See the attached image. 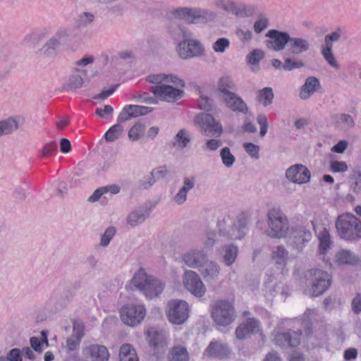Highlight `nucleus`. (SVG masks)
I'll return each mask as SVG.
<instances>
[{"label": "nucleus", "instance_id": "nucleus-1", "mask_svg": "<svg viewBox=\"0 0 361 361\" xmlns=\"http://www.w3.org/2000/svg\"><path fill=\"white\" fill-rule=\"evenodd\" d=\"M147 81L155 84L149 89L159 99L173 102L183 96V91L180 88L185 86L184 81L173 74H152L146 78Z\"/></svg>", "mask_w": 361, "mask_h": 361}, {"label": "nucleus", "instance_id": "nucleus-2", "mask_svg": "<svg viewBox=\"0 0 361 361\" xmlns=\"http://www.w3.org/2000/svg\"><path fill=\"white\" fill-rule=\"evenodd\" d=\"M130 285L145 295L147 299L159 296L165 284L156 277L149 275L143 268L136 271L130 281Z\"/></svg>", "mask_w": 361, "mask_h": 361}, {"label": "nucleus", "instance_id": "nucleus-3", "mask_svg": "<svg viewBox=\"0 0 361 361\" xmlns=\"http://www.w3.org/2000/svg\"><path fill=\"white\" fill-rule=\"evenodd\" d=\"M172 15L188 24H205L216 18V13L214 11L200 7H179L172 11Z\"/></svg>", "mask_w": 361, "mask_h": 361}, {"label": "nucleus", "instance_id": "nucleus-4", "mask_svg": "<svg viewBox=\"0 0 361 361\" xmlns=\"http://www.w3.org/2000/svg\"><path fill=\"white\" fill-rule=\"evenodd\" d=\"M305 279L310 288L305 290L306 294L311 297L322 295L331 285L329 274L319 269H312L305 273Z\"/></svg>", "mask_w": 361, "mask_h": 361}, {"label": "nucleus", "instance_id": "nucleus-5", "mask_svg": "<svg viewBox=\"0 0 361 361\" xmlns=\"http://www.w3.org/2000/svg\"><path fill=\"white\" fill-rule=\"evenodd\" d=\"M268 228L267 234L273 238L287 236L290 228L286 214L279 209L272 208L267 213Z\"/></svg>", "mask_w": 361, "mask_h": 361}, {"label": "nucleus", "instance_id": "nucleus-6", "mask_svg": "<svg viewBox=\"0 0 361 361\" xmlns=\"http://www.w3.org/2000/svg\"><path fill=\"white\" fill-rule=\"evenodd\" d=\"M219 234L227 240H240L246 233V221L243 218L235 219L224 216L217 224Z\"/></svg>", "mask_w": 361, "mask_h": 361}, {"label": "nucleus", "instance_id": "nucleus-7", "mask_svg": "<svg viewBox=\"0 0 361 361\" xmlns=\"http://www.w3.org/2000/svg\"><path fill=\"white\" fill-rule=\"evenodd\" d=\"M110 354L107 348L97 343H89L81 349V357L78 354H71L63 361H109Z\"/></svg>", "mask_w": 361, "mask_h": 361}, {"label": "nucleus", "instance_id": "nucleus-8", "mask_svg": "<svg viewBox=\"0 0 361 361\" xmlns=\"http://www.w3.org/2000/svg\"><path fill=\"white\" fill-rule=\"evenodd\" d=\"M211 317L214 322L221 326H227L235 320L233 304L228 300H217L211 306Z\"/></svg>", "mask_w": 361, "mask_h": 361}, {"label": "nucleus", "instance_id": "nucleus-9", "mask_svg": "<svg viewBox=\"0 0 361 361\" xmlns=\"http://www.w3.org/2000/svg\"><path fill=\"white\" fill-rule=\"evenodd\" d=\"M340 237L347 240L360 239L361 221L351 214L340 215Z\"/></svg>", "mask_w": 361, "mask_h": 361}, {"label": "nucleus", "instance_id": "nucleus-10", "mask_svg": "<svg viewBox=\"0 0 361 361\" xmlns=\"http://www.w3.org/2000/svg\"><path fill=\"white\" fill-rule=\"evenodd\" d=\"M73 30L63 27L59 29L40 49V52L49 57L54 56L61 43H66L73 38Z\"/></svg>", "mask_w": 361, "mask_h": 361}, {"label": "nucleus", "instance_id": "nucleus-11", "mask_svg": "<svg viewBox=\"0 0 361 361\" xmlns=\"http://www.w3.org/2000/svg\"><path fill=\"white\" fill-rule=\"evenodd\" d=\"M166 314L171 323L183 324L189 317V305L183 300H171L168 302Z\"/></svg>", "mask_w": 361, "mask_h": 361}, {"label": "nucleus", "instance_id": "nucleus-12", "mask_svg": "<svg viewBox=\"0 0 361 361\" xmlns=\"http://www.w3.org/2000/svg\"><path fill=\"white\" fill-rule=\"evenodd\" d=\"M184 288L193 296L201 298L206 293V286L199 274L193 270H186L182 276Z\"/></svg>", "mask_w": 361, "mask_h": 361}, {"label": "nucleus", "instance_id": "nucleus-13", "mask_svg": "<svg viewBox=\"0 0 361 361\" xmlns=\"http://www.w3.org/2000/svg\"><path fill=\"white\" fill-rule=\"evenodd\" d=\"M195 122L201 133L207 137H219L223 133L221 124L208 114H200L195 117Z\"/></svg>", "mask_w": 361, "mask_h": 361}, {"label": "nucleus", "instance_id": "nucleus-14", "mask_svg": "<svg viewBox=\"0 0 361 361\" xmlns=\"http://www.w3.org/2000/svg\"><path fill=\"white\" fill-rule=\"evenodd\" d=\"M122 322L130 326L140 324L145 317L146 310L142 305H126L120 311Z\"/></svg>", "mask_w": 361, "mask_h": 361}, {"label": "nucleus", "instance_id": "nucleus-15", "mask_svg": "<svg viewBox=\"0 0 361 361\" xmlns=\"http://www.w3.org/2000/svg\"><path fill=\"white\" fill-rule=\"evenodd\" d=\"M310 231L302 226H292L289 231L288 243L292 248L300 252L311 240Z\"/></svg>", "mask_w": 361, "mask_h": 361}, {"label": "nucleus", "instance_id": "nucleus-16", "mask_svg": "<svg viewBox=\"0 0 361 361\" xmlns=\"http://www.w3.org/2000/svg\"><path fill=\"white\" fill-rule=\"evenodd\" d=\"M179 56L183 59L200 57L204 54V47L198 40L188 39L180 42L177 47Z\"/></svg>", "mask_w": 361, "mask_h": 361}, {"label": "nucleus", "instance_id": "nucleus-17", "mask_svg": "<svg viewBox=\"0 0 361 361\" xmlns=\"http://www.w3.org/2000/svg\"><path fill=\"white\" fill-rule=\"evenodd\" d=\"M301 332L295 331H288V332H281L280 326L273 332L274 343L280 348L295 347L300 343Z\"/></svg>", "mask_w": 361, "mask_h": 361}, {"label": "nucleus", "instance_id": "nucleus-18", "mask_svg": "<svg viewBox=\"0 0 361 361\" xmlns=\"http://www.w3.org/2000/svg\"><path fill=\"white\" fill-rule=\"evenodd\" d=\"M207 258V254L202 249L195 248L183 253L180 259L189 268L199 270Z\"/></svg>", "mask_w": 361, "mask_h": 361}, {"label": "nucleus", "instance_id": "nucleus-19", "mask_svg": "<svg viewBox=\"0 0 361 361\" xmlns=\"http://www.w3.org/2000/svg\"><path fill=\"white\" fill-rule=\"evenodd\" d=\"M266 36L269 38L265 42L267 47L276 51L283 50L285 46L288 45L290 38V35L287 32L276 30H269Z\"/></svg>", "mask_w": 361, "mask_h": 361}, {"label": "nucleus", "instance_id": "nucleus-20", "mask_svg": "<svg viewBox=\"0 0 361 361\" xmlns=\"http://www.w3.org/2000/svg\"><path fill=\"white\" fill-rule=\"evenodd\" d=\"M310 176V171L302 164L291 166L286 172V177L289 181L300 185L308 183Z\"/></svg>", "mask_w": 361, "mask_h": 361}, {"label": "nucleus", "instance_id": "nucleus-21", "mask_svg": "<svg viewBox=\"0 0 361 361\" xmlns=\"http://www.w3.org/2000/svg\"><path fill=\"white\" fill-rule=\"evenodd\" d=\"M153 108L140 105H126L118 116L117 121L119 123L129 121L140 116H145L152 112Z\"/></svg>", "mask_w": 361, "mask_h": 361}, {"label": "nucleus", "instance_id": "nucleus-22", "mask_svg": "<svg viewBox=\"0 0 361 361\" xmlns=\"http://www.w3.org/2000/svg\"><path fill=\"white\" fill-rule=\"evenodd\" d=\"M235 90L236 87L233 78L228 75H224L219 79L214 92L216 97L222 101L235 92Z\"/></svg>", "mask_w": 361, "mask_h": 361}, {"label": "nucleus", "instance_id": "nucleus-23", "mask_svg": "<svg viewBox=\"0 0 361 361\" xmlns=\"http://www.w3.org/2000/svg\"><path fill=\"white\" fill-rule=\"evenodd\" d=\"M199 271L206 282L214 283L219 278L221 267L216 262L207 258L200 268Z\"/></svg>", "mask_w": 361, "mask_h": 361}, {"label": "nucleus", "instance_id": "nucleus-24", "mask_svg": "<svg viewBox=\"0 0 361 361\" xmlns=\"http://www.w3.org/2000/svg\"><path fill=\"white\" fill-rule=\"evenodd\" d=\"M259 330L260 325L259 321L254 318H248L236 328L235 335L238 339L243 340L251 334L258 333Z\"/></svg>", "mask_w": 361, "mask_h": 361}, {"label": "nucleus", "instance_id": "nucleus-25", "mask_svg": "<svg viewBox=\"0 0 361 361\" xmlns=\"http://www.w3.org/2000/svg\"><path fill=\"white\" fill-rule=\"evenodd\" d=\"M87 75V71L75 68L73 73L64 82L63 89L66 91H74L83 87L85 84L84 76Z\"/></svg>", "mask_w": 361, "mask_h": 361}, {"label": "nucleus", "instance_id": "nucleus-26", "mask_svg": "<svg viewBox=\"0 0 361 361\" xmlns=\"http://www.w3.org/2000/svg\"><path fill=\"white\" fill-rule=\"evenodd\" d=\"M230 353L226 344L219 341H212L204 352V355L209 358L223 359Z\"/></svg>", "mask_w": 361, "mask_h": 361}, {"label": "nucleus", "instance_id": "nucleus-27", "mask_svg": "<svg viewBox=\"0 0 361 361\" xmlns=\"http://www.w3.org/2000/svg\"><path fill=\"white\" fill-rule=\"evenodd\" d=\"M221 102L224 103L227 108L234 112L241 113L243 114H247L248 113L249 109L247 105L235 92L231 94L228 97L224 98V99Z\"/></svg>", "mask_w": 361, "mask_h": 361}, {"label": "nucleus", "instance_id": "nucleus-28", "mask_svg": "<svg viewBox=\"0 0 361 361\" xmlns=\"http://www.w3.org/2000/svg\"><path fill=\"white\" fill-rule=\"evenodd\" d=\"M317 238L319 240L318 255L321 259L328 262L326 255L331 250L333 245L330 234L326 228H323L318 233Z\"/></svg>", "mask_w": 361, "mask_h": 361}, {"label": "nucleus", "instance_id": "nucleus-29", "mask_svg": "<svg viewBox=\"0 0 361 361\" xmlns=\"http://www.w3.org/2000/svg\"><path fill=\"white\" fill-rule=\"evenodd\" d=\"M309 49L310 42L306 39L290 37L286 51L290 56H298Z\"/></svg>", "mask_w": 361, "mask_h": 361}, {"label": "nucleus", "instance_id": "nucleus-30", "mask_svg": "<svg viewBox=\"0 0 361 361\" xmlns=\"http://www.w3.org/2000/svg\"><path fill=\"white\" fill-rule=\"evenodd\" d=\"M238 255V248L233 244L224 245L221 247V261L228 267L235 262Z\"/></svg>", "mask_w": 361, "mask_h": 361}, {"label": "nucleus", "instance_id": "nucleus-31", "mask_svg": "<svg viewBox=\"0 0 361 361\" xmlns=\"http://www.w3.org/2000/svg\"><path fill=\"white\" fill-rule=\"evenodd\" d=\"M320 87L319 80L315 77H309L305 80L304 85L301 87L299 96L300 99L305 100L310 98L314 92Z\"/></svg>", "mask_w": 361, "mask_h": 361}, {"label": "nucleus", "instance_id": "nucleus-32", "mask_svg": "<svg viewBox=\"0 0 361 361\" xmlns=\"http://www.w3.org/2000/svg\"><path fill=\"white\" fill-rule=\"evenodd\" d=\"M20 119L9 117L0 121V137L8 135L16 131L19 128Z\"/></svg>", "mask_w": 361, "mask_h": 361}, {"label": "nucleus", "instance_id": "nucleus-33", "mask_svg": "<svg viewBox=\"0 0 361 361\" xmlns=\"http://www.w3.org/2000/svg\"><path fill=\"white\" fill-rule=\"evenodd\" d=\"M149 213L144 209L133 210L127 216V223L132 227L137 226L143 223L148 217Z\"/></svg>", "mask_w": 361, "mask_h": 361}, {"label": "nucleus", "instance_id": "nucleus-34", "mask_svg": "<svg viewBox=\"0 0 361 361\" xmlns=\"http://www.w3.org/2000/svg\"><path fill=\"white\" fill-rule=\"evenodd\" d=\"M224 11L237 16L245 17L247 16V6L240 2L227 0Z\"/></svg>", "mask_w": 361, "mask_h": 361}, {"label": "nucleus", "instance_id": "nucleus-35", "mask_svg": "<svg viewBox=\"0 0 361 361\" xmlns=\"http://www.w3.org/2000/svg\"><path fill=\"white\" fill-rule=\"evenodd\" d=\"M272 261L281 266H284L288 259V251L283 245L274 247L271 252Z\"/></svg>", "mask_w": 361, "mask_h": 361}, {"label": "nucleus", "instance_id": "nucleus-36", "mask_svg": "<svg viewBox=\"0 0 361 361\" xmlns=\"http://www.w3.org/2000/svg\"><path fill=\"white\" fill-rule=\"evenodd\" d=\"M191 141V136L186 129L180 130L173 137V145L177 148L184 149Z\"/></svg>", "mask_w": 361, "mask_h": 361}, {"label": "nucleus", "instance_id": "nucleus-37", "mask_svg": "<svg viewBox=\"0 0 361 361\" xmlns=\"http://www.w3.org/2000/svg\"><path fill=\"white\" fill-rule=\"evenodd\" d=\"M189 355L187 349L181 345L172 348L169 355V361H188Z\"/></svg>", "mask_w": 361, "mask_h": 361}, {"label": "nucleus", "instance_id": "nucleus-38", "mask_svg": "<svg viewBox=\"0 0 361 361\" xmlns=\"http://www.w3.org/2000/svg\"><path fill=\"white\" fill-rule=\"evenodd\" d=\"M120 361H138L135 350L130 344H124L120 348Z\"/></svg>", "mask_w": 361, "mask_h": 361}, {"label": "nucleus", "instance_id": "nucleus-39", "mask_svg": "<svg viewBox=\"0 0 361 361\" xmlns=\"http://www.w3.org/2000/svg\"><path fill=\"white\" fill-rule=\"evenodd\" d=\"M171 37L177 41L182 39H187L192 36V33L186 29L185 27L181 25L175 24L170 27L169 30Z\"/></svg>", "mask_w": 361, "mask_h": 361}, {"label": "nucleus", "instance_id": "nucleus-40", "mask_svg": "<svg viewBox=\"0 0 361 361\" xmlns=\"http://www.w3.org/2000/svg\"><path fill=\"white\" fill-rule=\"evenodd\" d=\"M145 125L137 122L135 123L128 130V136L132 142H136L144 137L145 133Z\"/></svg>", "mask_w": 361, "mask_h": 361}, {"label": "nucleus", "instance_id": "nucleus-41", "mask_svg": "<svg viewBox=\"0 0 361 361\" xmlns=\"http://www.w3.org/2000/svg\"><path fill=\"white\" fill-rule=\"evenodd\" d=\"M48 35L49 30L47 29H42L29 33L25 37L24 39L27 43L35 46L44 39Z\"/></svg>", "mask_w": 361, "mask_h": 361}, {"label": "nucleus", "instance_id": "nucleus-42", "mask_svg": "<svg viewBox=\"0 0 361 361\" xmlns=\"http://www.w3.org/2000/svg\"><path fill=\"white\" fill-rule=\"evenodd\" d=\"M123 131V126L118 122L106 131L104 135L105 139L107 142H114L120 137Z\"/></svg>", "mask_w": 361, "mask_h": 361}, {"label": "nucleus", "instance_id": "nucleus-43", "mask_svg": "<svg viewBox=\"0 0 361 361\" xmlns=\"http://www.w3.org/2000/svg\"><path fill=\"white\" fill-rule=\"evenodd\" d=\"M358 257L348 250L340 251V264L355 265L358 263Z\"/></svg>", "mask_w": 361, "mask_h": 361}, {"label": "nucleus", "instance_id": "nucleus-44", "mask_svg": "<svg viewBox=\"0 0 361 361\" xmlns=\"http://www.w3.org/2000/svg\"><path fill=\"white\" fill-rule=\"evenodd\" d=\"M257 98L264 106L272 103L274 99L273 90L271 87H264L258 92Z\"/></svg>", "mask_w": 361, "mask_h": 361}, {"label": "nucleus", "instance_id": "nucleus-45", "mask_svg": "<svg viewBox=\"0 0 361 361\" xmlns=\"http://www.w3.org/2000/svg\"><path fill=\"white\" fill-rule=\"evenodd\" d=\"M94 20V16L90 12H82L77 18L76 25L78 27H85L90 25Z\"/></svg>", "mask_w": 361, "mask_h": 361}, {"label": "nucleus", "instance_id": "nucleus-46", "mask_svg": "<svg viewBox=\"0 0 361 361\" xmlns=\"http://www.w3.org/2000/svg\"><path fill=\"white\" fill-rule=\"evenodd\" d=\"M116 233V229L114 226L108 227L104 232L101 235L99 245L102 247H107L111 240Z\"/></svg>", "mask_w": 361, "mask_h": 361}, {"label": "nucleus", "instance_id": "nucleus-47", "mask_svg": "<svg viewBox=\"0 0 361 361\" xmlns=\"http://www.w3.org/2000/svg\"><path fill=\"white\" fill-rule=\"evenodd\" d=\"M149 343L150 345L157 347L164 340V335L161 332L151 328L147 331Z\"/></svg>", "mask_w": 361, "mask_h": 361}, {"label": "nucleus", "instance_id": "nucleus-48", "mask_svg": "<svg viewBox=\"0 0 361 361\" xmlns=\"http://www.w3.org/2000/svg\"><path fill=\"white\" fill-rule=\"evenodd\" d=\"M355 126L353 117L349 114H340V130L347 131Z\"/></svg>", "mask_w": 361, "mask_h": 361}, {"label": "nucleus", "instance_id": "nucleus-49", "mask_svg": "<svg viewBox=\"0 0 361 361\" xmlns=\"http://www.w3.org/2000/svg\"><path fill=\"white\" fill-rule=\"evenodd\" d=\"M220 157L223 164L228 168L232 166L235 161V157L231 154L230 149L227 147L221 149Z\"/></svg>", "mask_w": 361, "mask_h": 361}, {"label": "nucleus", "instance_id": "nucleus-50", "mask_svg": "<svg viewBox=\"0 0 361 361\" xmlns=\"http://www.w3.org/2000/svg\"><path fill=\"white\" fill-rule=\"evenodd\" d=\"M80 342L81 341H79L76 338H73L71 336L67 338L65 345V349L67 353L66 356L71 354H78L77 353L75 352L78 350Z\"/></svg>", "mask_w": 361, "mask_h": 361}, {"label": "nucleus", "instance_id": "nucleus-51", "mask_svg": "<svg viewBox=\"0 0 361 361\" xmlns=\"http://www.w3.org/2000/svg\"><path fill=\"white\" fill-rule=\"evenodd\" d=\"M235 35L244 43L250 42L252 37L251 30L245 26L238 27L235 30Z\"/></svg>", "mask_w": 361, "mask_h": 361}, {"label": "nucleus", "instance_id": "nucleus-52", "mask_svg": "<svg viewBox=\"0 0 361 361\" xmlns=\"http://www.w3.org/2000/svg\"><path fill=\"white\" fill-rule=\"evenodd\" d=\"M305 66L302 60L286 58L284 61L283 71H291L293 69L300 68Z\"/></svg>", "mask_w": 361, "mask_h": 361}, {"label": "nucleus", "instance_id": "nucleus-53", "mask_svg": "<svg viewBox=\"0 0 361 361\" xmlns=\"http://www.w3.org/2000/svg\"><path fill=\"white\" fill-rule=\"evenodd\" d=\"M230 47V41L225 37L219 38L212 44V49L215 52L224 53Z\"/></svg>", "mask_w": 361, "mask_h": 361}, {"label": "nucleus", "instance_id": "nucleus-54", "mask_svg": "<svg viewBox=\"0 0 361 361\" xmlns=\"http://www.w3.org/2000/svg\"><path fill=\"white\" fill-rule=\"evenodd\" d=\"M264 56V51L259 49H254L247 55V61L249 64H257Z\"/></svg>", "mask_w": 361, "mask_h": 361}, {"label": "nucleus", "instance_id": "nucleus-55", "mask_svg": "<svg viewBox=\"0 0 361 361\" xmlns=\"http://www.w3.org/2000/svg\"><path fill=\"white\" fill-rule=\"evenodd\" d=\"M243 148L245 152L253 159H258L259 158V147L257 145H255L252 142H245L243 145Z\"/></svg>", "mask_w": 361, "mask_h": 361}, {"label": "nucleus", "instance_id": "nucleus-56", "mask_svg": "<svg viewBox=\"0 0 361 361\" xmlns=\"http://www.w3.org/2000/svg\"><path fill=\"white\" fill-rule=\"evenodd\" d=\"M338 39V35L336 32L325 37L324 44L322 47V51H331L332 43Z\"/></svg>", "mask_w": 361, "mask_h": 361}, {"label": "nucleus", "instance_id": "nucleus-57", "mask_svg": "<svg viewBox=\"0 0 361 361\" xmlns=\"http://www.w3.org/2000/svg\"><path fill=\"white\" fill-rule=\"evenodd\" d=\"M198 105L201 109L207 111H212L214 107L213 100L207 96L202 95L198 100Z\"/></svg>", "mask_w": 361, "mask_h": 361}, {"label": "nucleus", "instance_id": "nucleus-58", "mask_svg": "<svg viewBox=\"0 0 361 361\" xmlns=\"http://www.w3.org/2000/svg\"><path fill=\"white\" fill-rule=\"evenodd\" d=\"M84 335V325L82 323L80 322H74L73 326V334L71 336L73 338L81 341Z\"/></svg>", "mask_w": 361, "mask_h": 361}, {"label": "nucleus", "instance_id": "nucleus-59", "mask_svg": "<svg viewBox=\"0 0 361 361\" xmlns=\"http://www.w3.org/2000/svg\"><path fill=\"white\" fill-rule=\"evenodd\" d=\"M216 233L212 231H207L203 239V245L206 249H212L216 244Z\"/></svg>", "mask_w": 361, "mask_h": 361}, {"label": "nucleus", "instance_id": "nucleus-60", "mask_svg": "<svg viewBox=\"0 0 361 361\" xmlns=\"http://www.w3.org/2000/svg\"><path fill=\"white\" fill-rule=\"evenodd\" d=\"M257 121L260 126V136L264 137L268 130V121L264 114H259L257 117Z\"/></svg>", "mask_w": 361, "mask_h": 361}, {"label": "nucleus", "instance_id": "nucleus-61", "mask_svg": "<svg viewBox=\"0 0 361 361\" xmlns=\"http://www.w3.org/2000/svg\"><path fill=\"white\" fill-rule=\"evenodd\" d=\"M58 148V145L54 142L47 143L41 150L42 157H47L52 154Z\"/></svg>", "mask_w": 361, "mask_h": 361}, {"label": "nucleus", "instance_id": "nucleus-62", "mask_svg": "<svg viewBox=\"0 0 361 361\" xmlns=\"http://www.w3.org/2000/svg\"><path fill=\"white\" fill-rule=\"evenodd\" d=\"M195 187V178L185 177L183 179V185L180 188L183 192L188 195V192Z\"/></svg>", "mask_w": 361, "mask_h": 361}, {"label": "nucleus", "instance_id": "nucleus-63", "mask_svg": "<svg viewBox=\"0 0 361 361\" xmlns=\"http://www.w3.org/2000/svg\"><path fill=\"white\" fill-rule=\"evenodd\" d=\"M8 361H22V352L18 348H13L9 351L6 358Z\"/></svg>", "mask_w": 361, "mask_h": 361}, {"label": "nucleus", "instance_id": "nucleus-64", "mask_svg": "<svg viewBox=\"0 0 361 361\" xmlns=\"http://www.w3.org/2000/svg\"><path fill=\"white\" fill-rule=\"evenodd\" d=\"M268 26V20L265 18L258 19L254 24V30L255 32L260 33Z\"/></svg>", "mask_w": 361, "mask_h": 361}]
</instances>
